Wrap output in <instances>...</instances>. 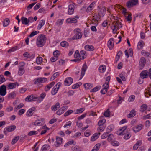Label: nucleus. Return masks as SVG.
<instances>
[{
	"instance_id": "58",
	"label": "nucleus",
	"mask_w": 151,
	"mask_h": 151,
	"mask_svg": "<svg viewBox=\"0 0 151 151\" xmlns=\"http://www.w3.org/2000/svg\"><path fill=\"white\" fill-rule=\"evenodd\" d=\"M24 105L23 104H20L14 108V110L16 111L18 109H19L23 107Z\"/></svg>"
},
{
	"instance_id": "21",
	"label": "nucleus",
	"mask_w": 151,
	"mask_h": 151,
	"mask_svg": "<svg viewBox=\"0 0 151 151\" xmlns=\"http://www.w3.org/2000/svg\"><path fill=\"white\" fill-rule=\"evenodd\" d=\"M101 133L99 132L96 133L91 137V140L92 141H94L98 139Z\"/></svg>"
},
{
	"instance_id": "59",
	"label": "nucleus",
	"mask_w": 151,
	"mask_h": 151,
	"mask_svg": "<svg viewBox=\"0 0 151 151\" xmlns=\"http://www.w3.org/2000/svg\"><path fill=\"white\" fill-rule=\"evenodd\" d=\"M39 32L38 31H33L31 33L29 36L30 37H32Z\"/></svg>"
},
{
	"instance_id": "60",
	"label": "nucleus",
	"mask_w": 151,
	"mask_h": 151,
	"mask_svg": "<svg viewBox=\"0 0 151 151\" xmlns=\"http://www.w3.org/2000/svg\"><path fill=\"white\" fill-rule=\"evenodd\" d=\"M110 111L109 109H108L104 113V115L106 117H109L110 115Z\"/></svg>"
},
{
	"instance_id": "46",
	"label": "nucleus",
	"mask_w": 151,
	"mask_h": 151,
	"mask_svg": "<svg viewBox=\"0 0 151 151\" xmlns=\"http://www.w3.org/2000/svg\"><path fill=\"white\" fill-rule=\"evenodd\" d=\"M49 147V145L48 144H45L43 145L41 149V151H45L47 150L48 148Z\"/></svg>"
},
{
	"instance_id": "52",
	"label": "nucleus",
	"mask_w": 151,
	"mask_h": 151,
	"mask_svg": "<svg viewBox=\"0 0 151 151\" xmlns=\"http://www.w3.org/2000/svg\"><path fill=\"white\" fill-rule=\"evenodd\" d=\"M59 75V73L58 72H57L54 73L53 75L50 78V80H53L56 78L57 76Z\"/></svg>"
},
{
	"instance_id": "61",
	"label": "nucleus",
	"mask_w": 151,
	"mask_h": 151,
	"mask_svg": "<svg viewBox=\"0 0 151 151\" xmlns=\"http://www.w3.org/2000/svg\"><path fill=\"white\" fill-rule=\"evenodd\" d=\"M73 111L72 110H69L68 111L66 112H65L64 114V116L65 117L67 116L73 112Z\"/></svg>"
},
{
	"instance_id": "16",
	"label": "nucleus",
	"mask_w": 151,
	"mask_h": 151,
	"mask_svg": "<svg viewBox=\"0 0 151 151\" xmlns=\"http://www.w3.org/2000/svg\"><path fill=\"white\" fill-rule=\"evenodd\" d=\"M114 43V40L113 38H110L108 41V46L110 49L111 50L113 48Z\"/></svg>"
},
{
	"instance_id": "11",
	"label": "nucleus",
	"mask_w": 151,
	"mask_h": 151,
	"mask_svg": "<svg viewBox=\"0 0 151 151\" xmlns=\"http://www.w3.org/2000/svg\"><path fill=\"white\" fill-rule=\"evenodd\" d=\"M68 106H65L60 108L56 112V114L58 115H60L63 114L64 111L68 109Z\"/></svg>"
},
{
	"instance_id": "36",
	"label": "nucleus",
	"mask_w": 151,
	"mask_h": 151,
	"mask_svg": "<svg viewBox=\"0 0 151 151\" xmlns=\"http://www.w3.org/2000/svg\"><path fill=\"white\" fill-rule=\"evenodd\" d=\"M101 144L98 143L93 148L91 151H97L100 148Z\"/></svg>"
},
{
	"instance_id": "45",
	"label": "nucleus",
	"mask_w": 151,
	"mask_h": 151,
	"mask_svg": "<svg viewBox=\"0 0 151 151\" xmlns=\"http://www.w3.org/2000/svg\"><path fill=\"white\" fill-rule=\"evenodd\" d=\"M101 88V86H97L96 87L94 88L93 89H91L90 92H95L99 90Z\"/></svg>"
},
{
	"instance_id": "20",
	"label": "nucleus",
	"mask_w": 151,
	"mask_h": 151,
	"mask_svg": "<svg viewBox=\"0 0 151 151\" xmlns=\"http://www.w3.org/2000/svg\"><path fill=\"white\" fill-rule=\"evenodd\" d=\"M66 22L68 23H76L77 22V20L75 18H68L66 20Z\"/></svg>"
},
{
	"instance_id": "40",
	"label": "nucleus",
	"mask_w": 151,
	"mask_h": 151,
	"mask_svg": "<svg viewBox=\"0 0 151 151\" xmlns=\"http://www.w3.org/2000/svg\"><path fill=\"white\" fill-rule=\"evenodd\" d=\"M18 49V47L17 46H16L13 47L10 49H9L8 51V52L9 53H10L11 52H13L16 50H17Z\"/></svg>"
},
{
	"instance_id": "9",
	"label": "nucleus",
	"mask_w": 151,
	"mask_h": 151,
	"mask_svg": "<svg viewBox=\"0 0 151 151\" xmlns=\"http://www.w3.org/2000/svg\"><path fill=\"white\" fill-rule=\"evenodd\" d=\"M21 64V65L19 66V69L18 71L19 75L20 76L23 75L25 72L24 69L25 63H22Z\"/></svg>"
},
{
	"instance_id": "55",
	"label": "nucleus",
	"mask_w": 151,
	"mask_h": 151,
	"mask_svg": "<svg viewBox=\"0 0 151 151\" xmlns=\"http://www.w3.org/2000/svg\"><path fill=\"white\" fill-rule=\"evenodd\" d=\"M38 132L35 131H30L28 134V135L29 136H32V135H34L37 134H38Z\"/></svg>"
},
{
	"instance_id": "7",
	"label": "nucleus",
	"mask_w": 151,
	"mask_h": 151,
	"mask_svg": "<svg viewBox=\"0 0 151 151\" xmlns=\"http://www.w3.org/2000/svg\"><path fill=\"white\" fill-rule=\"evenodd\" d=\"M6 93V88L5 85H3L0 87V95L4 96Z\"/></svg>"
},
{
	"instance_id": "50",
	"label": "nucleus",
	"mask_w": 151,
	"mask_h": 151,
	"mask_svg": "<svg viewBox=\"0 0 151 151\" xmlns=\"http://www.w3.org/2000/svg\"><path fill=\"white\" fill-rule=\"evenodd\" d=\"M61 46L63 47H67L68 45V43L66 41H63L60 43Z\"/></svg>"
},
{
	"instance_id": "54",
	"label": "nucleus",
	"mask_w": 151,
	"mask_h": 151,
	"mask_svg": "<svg viewBox=\"0 0 151 151\" xmlns=\"http://www.w3.org/2000/svg\"><path fill=\"white\" fill-rule=\"evenodd\" d=\"M19 138V137L17 136L15 137L12 140L11 143L12 144H14L18 140Z\"/></svg>"
},
{
	"instance_id": "3",
	"label": "nucleus",
	"mask_w": 151,
	"mask_h": 151,
	"mask_svg": "<svg viewBox=\"0 0 151 151\" xmlns=\"http://www.w3.org/2000/svg\"><path fill=\"white\" fill-rule=\"evenodd\" d=\"M80 31V29L79 28L76 29L74 30V32L76 33V34L72 37V40L78 39L81 38L82 33Z\"/></svg>"
},
{
	"instance_id": "14",
	"label": "nucleus",
	"mask_w": 151,
	"mask_h": 151,
	"mask_svg": "<svg viewBox=\"0 0 151 151\" xmlns=\"http://www.w3.org/2000/svg\"><path fill=\"white\" fill-rule=\"evenodd\" d=\"M56 142L55 146L56 147H59L62 143L63 139L59 137L56 136Z\"/></svg>"
},
{
	"instance_id": "62",
	"label": "nucleus",
	"mask_w": 151,
	"mask_h": 151,
	"mask_svg": "<svg viewBox=\"0 0 151 151\" xmlns=\"http://www.w3.org/2000/svg\"><path fill=\"white\" fill-rule=\"evenodd\" d=\"M64 93H66L68 96H70L73 95L74 92L73 91L70 90L68 92L65 91Z\"/></svg>"
},
{
	"instance_id": "41",
	"label": "nucleus",
	"mask_w": 151,
	"mask_h": 151,
	"mask_svg": "<svg viewBox=\"0 0 151 151\" xmlns=\"http://www.w3.org/2000/svg\"><path fill=\"white\" fill-rule=\"evenodd\" d=\"M99 126L98 129V131L99 132H102L105 129V127L104 125H98Z\"/></svg>"
},
{
	"instance_id": "29",
	"label": "nucleus",
	"mask_w": 151,
	"mask_h": 151,
	"mask_svg": "<svg viewBox=\"0 0 151 151\" xmlns=\"http://www.w3.org/2000/svg\"><path fill=\"white\" fill-rule=\"evenodd\" d=\"M95 4V2H92L89 6L86 9V12H90L93 9V7L94 6V5Z\"/></svg>"
},
{
	"instance_id": "10",
	"label": "nucleus",
	"mask_w": 151,
	"mask_h": 151,
	"mask_svg": "<svg viewBox=\"0 0 151 151\" xmlns=\"http://www.w3.org/2000/svg\"><path fill=\"white\" fill-rule=\"evenodd\" d=\"M146 63V60L143 57H141L140 58L139 62V69L140 70H142L145 66Z\"/></svg>"
},
{
	"instance_id": "63",
	"label": "nucleus",
	"mask_w": 151,
	"mask_h": 151,
	"mask_svg": "<svg viewBox=\"0 0 151 151\" xmlns=\"http://www.w3.org/2000/svg\"><path fill=\"white\" fill-rule=\"evenodd\" d=\"M72 122L70 121H69L66 122V124L63 127L64 128H68L69 126V127L71 125Z\"/></svg>"
},
{
	"instance_id": "37",
	"label": "nucleus",
	"mask_w": 151,
	"mask_h": 151,
	"mask_svg": "<svg viewBox=\"0 0 151 151\" xmlns=\"http://www.w3.org/2000/svg\"><path fill=\"white\" fill-rule=\"evenodd\" d=\"M106 68V66L105 65H102L99 67V70L100 72L103 73L105 71Z\"/></svg>"
},
{
	"instance_id": "56",
	"label": "nucleus",
	"mask_w": 151,
	"mask_h": 151,
	"mask_svg": "<svg viewBox=\"0 0 151 151\" xmlns=\"http://www.w3.org/2000/svg\"><path fill=\"white\" fill-rule=\"evenodd\" d=\"M6 81V79L4 78L3 75H0V84H1Z\"/></svg>"
},
{
	"instance_id": "5",
	"label": "nucleus",
	"mask_w": 151,
	"mask_h": 151,
	"mask_svg": "<svg viewBox=\"0 0 151 151\" xmlns=\"http://www.w3.org/2000/svg\"><path fill=\"white\" fill-rule=\"evenodd\" d=\"M119 22L118 21H115L113 22L112 25L111 26V29L113 30L114 33H115L116 32L118 29V25Z\"/></svg>"
},
{
	"instance_id": "33",
	"label": "nucleus",
	"mask_w": 151,
	"mask_h": 151,
	"mask_svg": "<svg viewBox=\"0 0 151 151\" xmlns=\"http://www.w3.org/2000/svg\"><path fill=\"white\" fill-rule=\"evenodd\" d=\"M59 89V88H57L56 86H55L52 88L51 91V94L53 95H54L57 93Z\"/></svg>"
},
{
	"instance_id": "17",
	"label": "nucleus",
	"mask_w": 151,
	"mask_h": 151,
	"mask_svg": "<svg viewBox=\"0 0 151 151\" xmlns=\"http://www.w3.org/2000/svg\"><path fill=\"white\" fill-rule=\"evenodd\" d=\"M87 68V66L86 65V64H84L82 68L81 72V75L80 79H81L84 75L85 72Z\"/></svg>"
},
{
	"instance_id": "44",
	"label": "nucleus",
	"mask_w": 151,
	"mask_h": 151,
	"mask_svg": "<svg viewBox=\"0 0 151 151\" xmlns=\"http://www.w3.org/2000/svg\"><path fill=\"white\" fill-rule=\"evenodd\" d=\"M85 109L84 108H82L78 109H77L76 111L75 114H77L81 113L85 110Z\"/></svg>"
},
{
	"instance_id": "47",
	"label": "nucleus",
	"mask_w": 151,
	"mask_h": 151,
	"mask_svg": "<svg viewBox=\"0 0 151 151\" xmlns=\"http://www.w3.org/2000/svg\"><path fill=\"white\" fill-rule=\"evenodd\" d=\"M109 134V132L106 131V132H104L101 136V138L102 139H104L106 138L107 137H108Z\"/></svg>"
},
{
	"instance_id": "15",
	"label": "nucleus",
	"mask_w": 151,
	"mask_h": 151,
	"mask_svg": "<svg viewBox=\"0 0 151 151\" xmlns=\"http://www.w3.org/2000/svg\"><path fill=\"white\" fill-rule=\"evenodd\" d=\"M73 82V79L71 77H68L66 78L64 81L65 85L68 86H70Z\"/></svg>"
},
{
	"instance_id": "19",
	"label": "nucleus",
	"mask_w": 151,
	"mask_h": 151,
	"mask_svg": "<svg viewBox=\"0 0 151 151\" xmlns=\"http://www.w3.org/2000/svg\"><path fill=\"white\" fill-rule=\"evenodd\" d=\"M36 97L34 96L33 95L28 96L25 99L26 101H34L36 99Z\"/></svg>"
},
{
	"instance_id": "48",
	"label": "nucleus",
	"mask_w": 151,
	"mask_h": 151,
	"mask_svg": "<svg viewBox=\"0 0 151 151\" xmlns=\"http://www.w3.org/2000/svg\"><path fill=\"white\" fill-rule=\"evenodd\" d=\"M100 16H99V14L98 15L95 14L93 16V19H92V21H98L100 19Z\"/></svg>"
},
{
	"instance_id": "42",
	"label": "nucleus",
	"mask_w": 151,
	"mask_h": 151,
	"mask_svg": "<svg viewBox=\"0 0 151 151\" xmlns=\"http://www.w3.org/2000/svg\"><path fill=\"white\" fill-rule=\"evenodd\" d=\"M147 106L146 105L144 104L142 105L140 107V111L142 112H143L145 111L147 108Z\"/></svg>"
},
{
	"instance_id": "30",
	"label": "nucleus",
	"mask_w": 151,
	"mask_h": 151,
	"mask_svg": "<svg viewBox=\"0 0 151 151\" xmlns=\"http://www.w3.org/2000/svg\"><path fill=\"white\" fill-rule=\"evenodd\" d=\"M10 22V20L8 18H6L3 22V26L4 27L7 26L9 24Z\"/></svg>"
},
{
	"instance_id": "43",
	"label": "nucleus",
	"mask_w": 151,
	"mask_h": 151,
	"mask_svg": "<svg viewBox=\"0 0 151 151\" xmlns=\"http://www.w3.org/2000/svg\"><path fill=\"white\" fill-rule=\"evenodd\" d=\"M114 129V127L113 125H110L108 126L107 128V132H109V133Z\"/></svg>"
},
{
	"instance_id": "53",
	"label": "nucleus",
	"mask_w": 151,
	"mask_h": 151,
	"mask_svg": "<svg viewBox=\"0 0 151 151\" xmlns=\"http://www.w3.org/2000/svg\"><path fill=\"white\" fill-rule=\"evenodd\" d=\"M74 142L73 140L68 141L64 145V147H67L69 145H71L72 144H73Z\"/></svg>"
},
{
	"instance_id": "39",
	"label": "nucleus",
	"mask_w": 151,
	"mask_h": 151,
	"mask_svg": "<svg viewBox=\"0 0 151 151\" xmlns=\"http://www.w3.org/2000/svg\"><path fill=\"white\" fill-rule=\"evenodd\" d=\"M135 111L134 109L131 110L130 113L127 116V117L129 118L134 117L135 115Z\"/></svg>"
},
{
	"instance_id": "25",
	"label": "nucleus",
	"mask_w": 151,
	"mask_h": 151,
	"mask_svg": "<svg viewBox=\"0 0 151 151\" xmlns=\"http://www.w3.org/2000/svg\"><path fill=\"white\" fill-rule=\"evenodd\" d=\"M55 84V82H54L53 81L51 82L50 84L46 86L45 88V90L46 91H48Z\"/></svg>"
},
{
	"instance_id": "51",
	"label": "nucleus",
	"mask_w": 151,
	"mask_h": 151,
	"mask_svg": "<svg viewBox=\"0 0 151 151\" xmlns=\"http://www.w3.org/2000/svg\"><path fill=\"white\" fill-rule=\"evenodd\" d=\"M141 53L144 56L146 57H149L150 55V53L146 52L144 50H142L141 51Z\"/></svg>"
},
{
	"instance_id": "4",
	"label": "nucleus",
	"mask_w": 151,
	"mask_h": 151,
	"mask_svg": "<svg viewBox=\"0 0 151 151\" xmlns=\"http://www.w3.org/2000/svg\"><path fill=\"white\" fill-rule=\"evenodd\" d=\"M138 3V0H129L127 3V6L128 7L130 8L136 5Z\"/></svg>"
},
{
	"instance_id": "24",
	"label": "nucleus",
	"mask_w": 151,
	"mask_h": 151,
	"mask_svg": "<svg viewBox=\"0 0 151 151\" xmlns=\"http://www.w3.org/2000/svg\"><path fill=\"white\" fill-rule=\"evenodd\" d=\"M71 150L73 151H81L82 149L80 147L76 145L73 146L71 147Z\"/></svg>"
},
{
	"instance_id": "38",
	"label": "nucleus",
	"mask_w": 151,
	"mask_h": 151,
	"mask_svg": "<svg viewBox=\"0 0 151 151\" xmlns=\"http://www.w3.org/2000/svg\"><path fill=\"white\" fill-rule=\"evenodd\" d=\"M84 87L86 90L91 89L93 86L92 84L90 83H85L84 85Z\"/></svg>"
},
{
	"instance_id": "32",
	"label": "nucleus",
	"mask_w": 151,
	"mask_h": 151,
	"mask_svg": "<svg viewBox=\"0 0 151 151\" xmlns=\"http://www.w3.org/2000/svg\"><path fill=\"white\" fill-rule=\"evenodd\" d=\"M21 20L22 24H24L27 25L29 23L28 19L24 17H22Z\"/></svg>"
},
{
	"instance_id": "12",
	"label": "nucleus",
	"mask_w": 151,
	"mask_h": 151,
	"mask_svg": "<svg viewBox=\"0 0 151 151\" xmlns=\"http://www.w3.org/2000/svg\"><path fill=\"white\" fill-rule=\"evenodd\" d=\"M144 127L143 125L142 124H140L137 125L132 128V130L135 133L137 132L142 129Z\"/></svg>"
},
{
	"instance_id": "6",
	"label": "nucleus",
	"mask_w": 151,
	"mask_h": 151,
	"mask_svg": "<svg viewBox=\"0 0 151 151\" xmlns=\"http://www.w3.org/2000/svg\"><path fill=\"white\" fill-rule=\"evenodd\" d=\"M106 9L105 7H101L99 8L98 13L99 16L100 17H103L105 14Z\"/></svg>"
},
{
	"instance_id": "57",
	"label": "nucleus",
	"mask_w": 151,
	"mask_h": 151,
	"mask_svg": "<svg viewBox=\"0 0 151 151\" xmlns=\"http://www.w3.org/2000/svg\"><path fill=\"white\" fill-rule=\"evenodd\" d=\"M81 85V83H78L76 84H74V85H73L72 86V88L73 89H76V88H78Z\"/></svg>"
},
{
	"instance_id": "28",
	"label": "nucleus",
	"mask_w": 151,
	"mask_h": 151,
	"mask_svg": "<svg viewBox=\"0 0 151 151\" xmlns=\"http://www.w3.org/2000/svg\"><path fill=\"white\" fill-rule=\"evenodd\" d=\"M127 128V126H125L122 127V128L120 129V131H122L121 132H120L118 134L119 135H123L125 134V130Z\"/></svg>"
},
{
	"instance_id": "1",
	"label": "nucleus",
	"mask_w": 151,
	"mask_h": 151,
	"mask_svg": "<svg viewBox=\"0 0 151 151\" xmlns=\"http://www.w3.org/2000/svg\"><path fill=\"white\" fill-rule=\"evenodd\" d=\"M46 38L44 35H40L37 38L36 44L39 47L43 46L45 43Z\"/></svg>"
},
{
	"instance_id": "35",
	"label": "nucleus",
	"mask_w": 151,
	"mask_h": 151,
	"mask_svg": "<svg viewBox=\"0 0 151 151\" xmlns=\"http://www.w3.org/2000/svg\"><path fill=\"white\" fill-rule=\"evenodd\" d=\"M144 42L142 40L139 41L138 44L137 48L139 49H141L144 46Z\"/></svg>"
},
{
	"instance_id": "26",
	"label": "nucleus",
	"mask_w": 151,
	"mask_h": 151,
	"mask_svg": "<svg viewBox=\"0 0 151 151\" xmlns=\"http://www.w3.org/2000/svg\"><path fill=\"white\" fill-rule=\"evenodd\" d=\"M148 72L147 70L142 71L140 74V76L142 79L146 78L147 77Z\"/></svg>"
},
{
	"instance_id": "27",
	"label": "nucleus",
	"mask_w": 151,
	"mask_h": 151,
	"mask_svg": "<svg viewBox=\"0 0 151 151\" xmlns=\"http://www.w3.org/2000/svg\"><path fill=\"white\" fill-rule=\"evenodd\" d=\"M35 109V107H33L29 109L26 113V115L27 116H30L32 115V112Z\"/></svg>"
},
{
	"instance_id": "49",
	"label": "nucleus",
	"mask_w": 151,
	"mask_h": 151,
	"mask_svg": "<svg viewBox=\"0 0 151 151\" xmlns=\"http://www.w3.org/2000/svg\"><path fill=\"white\" fill-rule=\"evenodd\" d=\"M42 58L41 57H37L36 60V63L39 64L41 63L42 61Z\"/></svg>"
},
{
	"instance_id": "13",
	"label": "nucleus",
	"mask_w": 151,
	"mask_h": 151,
	"mask_svg": "<svg viewBox=\"0 0 151 151\" xmlns=\"http://www.w3.org/2000/svg\"><path fill=\"white\" fill-rule=\"evenodd\" d=\"M68 14L69 15H72L73 14L75 9V6L74 4H70L68 6Z\"/></svg>"
},
{
	"instance_id": "64",
	"label": "nucleus",
	"mask_w": 151,
	"mask_h": 151,
	"mask_svg": "<svg viewBox=\"0 0 151 151\" xmlns=\"http://www.w3.org/2000/svg\"><path fill=\"white\" fill-rule=\"evenodd\" d=\"M106 122L105 119H101L98 122V125H104V124Z\"/></svg>"
},
{
	"instance_id": "34",
	"label": "nucleus",
	"mask_w": 151,
	"mask_h": 151,
	"mask_svg": "<svg viewBox=\"0 0 151 151\" xmlns=\"http://www.w3.org/2000/svg\"><path fill=\"white\" fill-rule=\"evenodd\" d=\"M141 142L140 141H138L134 145L133 147V149L134 150H136L141 145Z\"/></svg>"
},
{
	"instance_id": "22",
	"label": "nucleus",
	"mask_w": 151,
	"mask_h": 151,
	"mask_svg": "<svg viewBox=\"0 0 151 151\" xmlns=\"http://www.w3.org/2000/svg\"><path fill=\"white\" fill-rule=\"evenodd\" d=\"M60 106V104L58 102H57L55 105L52 106L51 108V110L52 111H56L59 108Z\"/></svg>"
},
{
	"instance_id": "23",
	"label": "nucleus",
	"mask_w": 151,
	"mask_h": 151,
	"mask_svg": "<svg viewBox=\"0 0 151 151\" xmlns=\"http://www.w3.org/2000/svg\"><path fill=\"white\" fill-rule=\"evenodd\" d=\"M84 48L86 50L88 51H92L94 50V47L90 45H86L85 46Z\"/></svg>"
},
{
	"instance_id": "31",
	"label": "nucleus",
	"mask_w": 151,
	"mask_h": 151,
	"mask_svg": "<svg viewBox=\"0 0 151 151\" xmlns=\"http://www.w3.org/2000/svg\"><path fill=\"white\" fill-rule=\"evenodd\" d=\"M45 21L44 20H41L39 22V24L37 26V29H40L45 24Z\"/></svg>"
},
{
	"instance_id": "18",
	"label": "nucleus",
	"mask_w": 151,
	"mask_h": 151,
	"mask_svg": "<svg viewBox=\"0 0 151 151\" xmlns=\"http://www.w3.org/2000/svg\"><path fill=\"white\" fill-rule=\"evenodd\" d=\"M19 86V84L17 82L15 83H9L8 85V87L9 89H13L15 88L16 86Z\"/></svg>"
},
{
	"instance_id": "8",
	"label": "nucleus",
	"mask_w": 151,
	"mask_h": 151,
	"mask_svg": "<svg viewBox=\"0 0 151 151\" xmlns=\"http://www.w3.org/2000/svg\"><path fill=\"white\" fill-rule=\"evenodd\" d=\"M16 128L15 125H11L9 127L5 128L4 131V134H6L8 132H10L14 130Z\"/></svg>"
},
{
	"instance_id": "2",
	"label": "nucleus",
	"mask_w": 151,
	"mask_h": 151,
	"mask_svg": "<svg viewBox=\"0 0 151 151\" xmlns=\"http://www.w3.org/2000/svg\"><path fill=\"white\" fill-rule=\"evenodd\" d=\"M86 52L84 50H81L79 53V51L78 50L76 51L75 54H74V57L75 58H80V60L81 59H84L86 56Z\"/></svg>"
}]
</instances>
